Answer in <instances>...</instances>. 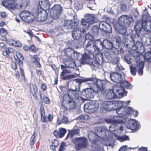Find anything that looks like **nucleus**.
I'll return each instance as SVG.
<instances>
[{
	"instance_id": "19",
	"label": "nucleus",
	"mask_w": 151,
	"mask_h": 151,
	"mask_svg": "<svg viewBox=\"0 0 151 151\" xmlns=\"http://www.w3.org/2000/svg\"><path fill=\"white\" fill-rule=\"evenodd\" d=\"M76 91H80V87L82 83L88 82L90 80L89 78H76L73 80Z\"/></svg>"
},
{
	"instance_id": "43",
	"label": "nucleus",
	"mask_w": 151,
	"mask_h": 151,
	"mask_svg": "<svg viewBox=\"0 0 151 151\" xmlns=\"http://www.w3.org/2000/svg\"><path fill=\"white\" fill-rule=\"evenodd\" d=\"M72 83H70V84H69L68 85V93L69 94L71 93L72 92L74 91H75L76 89L75 88V86L74 84V80H72Z\"/></svg>"
},
{
	"instance_id": "9",
	"label": "nucleus",
	"mask_w": 151,
	"mask_h": 151,
	"mask_svg": "<svg viewBox=\"0 0 151 151\" xmlns=\"http://www.w3.org/2000/svg\"><path fill=\"white\" fill-rule=\"evenodd\" d=\"M86 34V30L81 27H77L72 31V35L73 38L75 40L78 41L79 44L81 45L82 42L79 40L81 36H84Z\"/></svg>"
},
{
	"instance_id": "48",
	"label": "nucleus",
	"mask_w": 151,
	"mask_h": 151,
	"mask_svg": "<svg viewBox=\"0 0 151 151\" xmlns=\"http://www.w3.org/2000/svg\"><path fill=\"white\" fill-rule=\"evenodd\" d=\"M70 132V137L72 138L74 135H78L80 132V129L79 128L74 129L70 130H68Z\"/></svg>"
},
{
	"instance_id": "53",
	"label": "nucleus",
	"mask_w": 151,
	"mask_h": 151,
	"mask_svg": "<svg viewBox=\"0 0 151 151\" xmlns=\"http://www.w3.org/2000/svg\"><path fill=\"white\" fill-rule=\"evenodd\" d=\"M80 55L79 53L73 50L72 56L71 57L73 59H77L79 58Z\"/></svg>"
},
{
	"instance_id": "32",
	"label": "nucleus",
	"mask_w": 151,
	"mask_h": 151,
	"mask_svg": "<svg viewBox=\"0 0 151 151\" xmlns=\"http://www.w3.org/2000/svg\"><path fill=\"white\" fill-rule=\"evenodd\" d=\"M104 48L109 50L111 49L114 46L112 42L108 39H104L103 41Z\"/></svg>"
},
{
	"instance_id": "63",
	"label": "nucleus",
	"mask_w": 151,
	"mask_h": 151,
	"mask_svg": "<svg viewBox=\"0 0 151 151\" xmlns=\"http://www.w3.org/2000/svg\"><path fill=\"white\" fill-rule=\"evenodd\" d=\"M143 47L142 46V44L140 42L137 41L136 42V43H135V45L134 47L137 49H138L140 47Z\"/></svg>"
},
{
	"instance_id": "49",
	"label": "nucleus",
	"mask_w": 151,
	"mask_h": 151,
	"mask_svg": "<svg viewBox=\"0 0 151 151\" xmlns=\"http://www.w3.org/2000/svg\"><path fill=\"white\" fill-rule=\"evenodd\" d=\"M39 58L37 55H34L33 56V62L35 63L36 66L39 68L41 67V64L39 62Z\"/></svg>"
},
{
	"instance_id": "11",
	"label": "nucleus",
	"mask_w": 151,
	"mask_h": 151,
	"mask_svg": "<svg viewBox=\"0 0 151 151\" xmlns=\"http://www.w3.org/2000/svg\"><path fill=\"white\" fill-rule=\"evenodd\" d=\"M133 21V18L130 15H123L118 19V22L120 25H124L127 27L129 26Z\"/></svg>"
},
{
	"instance_id": "24",
	"label": "nucleus",
	"mask_w": 151,
	"mask_h": 151,
	"mask_svg": "<svg viewBox=\"0 0 151 151\" xmlns=\"http://www.w3.org/2000/svg\"><path fill=\"white\" fill-rule=\"evenodd\" d=\"M64 63L68 68L76 69L77 66L76 64L75 61L72 59L66 58L65 59Z\"/></svg>"
},
{
	"instance_id": "51",
	"label": "nucleus",
	"mask_w": 151,
	"mask_h": 151,
	"mask_svg": "<svg viewBox=\"0 0 151 151\" xmlns=\"http://www.w3.org/2000/svg\"><path fill=\"white\" fill-rule=\"evenodd\" d=\"M124 122L123 123H119V124H116V123H112L113 124L109 126V130L110 131V132L111 133H112L114 131V130H115V129H116V126L115 124H121L123 123H125V121H124ZM107 123H108L107 122Z\"/></svg>"
},
{
	"instance_id": "52",
	"label": "nucleus",
	"mask_w": 151,
	"mask_h": 151,
	"mask_svg": "<svg viewBox=\"0 0 151 151\" xmlns=\"http://www.w3.org/2000/svg\"><path fill=\"white\" fill-rule=\"evenodd\" d=\"M99 29L98 27L95 25L93 26L91 29L92 33L94 35H97L99 33Z\"/></svg>"
},
{
	"instance_id": "37",
	"label": "nucleus",
	"mask_w": 151,
	"mask_h": 151,
	"mask_svg": "<svg viewBox=\"0 0 151 151\" xmlns=\"http://www.w3.org/2000/svg\"><path fill=\"white\" fill-rule=\"evenodd\" d=\"M78 91H74L72 92L71 93L69 94L68 95H70V98L74 100L76 102L78 101L80 98V95L79 93L78 92Z\"/></svg>"
},
{
	"instance_id": "44",
	"label": "nucleus",
	"mask_w": 151,
	"mask_h": 151,
	"mask_svg": "<svg viewBox=\"0 0 151 151\" xmlns=\"http://www.w3.org/2000/svg\"><path fill=\"white\" fill-rule=\"evenodd\" d=\"M14 51V50L11 47L6 48L3 52V55L5 56H9V54L12 53Z\"/></svg>"
},
{
	"instance_id": "21",
	"label": "nucleus",
	"mask_w": 151,
	"mask_h": 151,
	"mask_svg": "<svg viewBox=\"0 0 151 151\" xmlns=\"http://www.w3.org/2000/svg\"><path fill=\"white\" fill-rule=\"evenodd\" d=\"M77 22L74 19L68 20L65 22V27L67 29H71L77 26Z\"/></svg>"
},
{
	"instance_id": "1",
	"label": "nucleus",
	"mask_w": 151,
	"mask_h": 151,
	"mask_svg": "<svg viewBox=\"0 0 151 151\" xmlns=\"http://www.w3.org/2000/svg\"><path fill=\"white\" fill-rule=\"evenodd\" d=\"M96 133L93 132H89L88 134V137L89 140L92 143L93 145H96V146L101 143V141L98 138H99L105 142V147L107 146H112L114 143V140L111 136L108 137L106 134L107 130L104 127H96L94 128ZM107 148L108 147H107Z\"/></svg>"
},
{
	"instance_id": "36",
	"label": "nucleus",
	"mask_w": 151,
	"mask_h": 151,
	"mask_svg": "<svg viewBox=\"0 0 151 151\" xmlns=\"http://www.w3.org/2000/svg\"><path fill=\"white\" fill-rule=\"evenodd\" d=\"M94 46L96 47V50H102L104 49L103 41L102 42L100 39H98L95 41L94 43Z\"/></svg>"
},
{
	"instance_id": "40",
	"label": "nucleus",
	"mask_w": 151,
	"mask_h": 151,
	"mask_svg": "<svg viewBox=\"0 0 151 151\" xmlns=\"http://www.w3.org/2000/svg\"><path fill=\"white\" fill-rule=\"evenodd\" d=\"M120 60V58L118 56H116L112 60V63L114 64H115L116 66L115 67V68L116 70L120 71L122 69V67L118 65Z\"/></svg>"
},
{
	"instance_id": "28",
	"label": "nucleus",
	"mask_w": 151,
	"mask_h": 151,
	"mask_svg": "<svg viewBox=\"0 0 151 151\" xmlns=\"http://www.w3.org/2000/svg\"><path fill=\"white\" fill-rule=\"evenodd\" d=\"M67 132L66 130L64 128H60L58 131L55 130L53 132L54 135L56 137H63Z\"/></svg>"
},
{
	"instance_id": "55",
	"label": "nucleus",
	"mask_w": 151,
	"mask_h": 151,
	"mask_svg": "<svg viewBox=\"0 0 151 151\" xmlns=\"http://www.w3.org/2000/svg\"><path fill=\"white\" fill-rule=\"evenodd\" d=\"M89 116L87 115H81L77 118L78 120L79 121H83L87 120L89 119Z\"/></svg>"
},
{
	"instance_id": "50",
	"label": "nucleus",
	"mask_w": 151,
	"mask_h": 151,
	"mask_svg": "<svg viewBox=\"0 0 151 151\" xmlns=\"http://www.w3.org/2000/svg\"><path fill=\"white\" fill-rule=\"evenodd\" d=\"M40 102L41 104L45 103L46 104H48L49 103L50 101V99L48 97L46 96H44L42 99V96L40 94Z\"/></svg>"
},
{
	"instance_id": "26",
	"label": "nucleus",
	"mask_w": 151,
	"mask_h": 151,
	"mask_svg": "<svg viewBox=\"0 0 151 151\" xmlns=\"http://www.w3.org/2000/svg\"><path fill=\"white\" fill-rule=\"evenodd\" d=\"M120 133V131L117 128L113 132L112 134H114L115 135L117 136L116 138L118 140L121 142H123L126 140H129V137L128 136L125 135L124 136H119L118 135Z\"/></svg>"
},
{
	"instance_id": "10",
	"label": "nucleus",
	"mask_w": 151,
	"mask_h": 151,
	"mask_svg": "<svg viewBox=\"0 0 151 151\" xmlns=\"http://www.w3.org/2000/svg\"><path fill=\"white\" fill-rule=\"evenodd\" d=\"M36 17L37 19V21L42 22L45 20L47 16V14L46 10L37 7L34 10Z\"/></svg>"
},
{
	"instance_id": "3",
	"label": "nucleus",
	"mask_w": 151,
	"mask_h": 151,
	"mask_svg": "<svg viewBox=\"0 0 151 151\" xmlns=\"http://www.w3.org/2000/svg\"><path fill=\"white\" fill-rule=\"evenodd\" d=\"M90 80L86 84L89 88L83 89L81 92L82 94L88 99L94 98L95 93H98L103 88L104 81L93 78H89Z\"/></svg>"
},
{
	"instance_id": "12",
	"label": "nucleus",
	"mask_w": 151,
	"mask_h": 151,
	"mask_svg": "<svg viewBox=\"0 0 151 151\" xmlns=\"http://www.w3.org/2000/svg\"><path fill=\"white\" fill-rule=\"evenodd\" d=\"M136 33H135V35H133V37L132 36L128 37H125L123 39V42L124 46L127 48L131 49L134 47L135 45V41L133 37H137V36L135 37Z\"/></svg>"
},
{
	"instance_id": "15",
	"label": "nucleus",
	"mask_w": 151,
	"mask_h": 151,
	"mask_svg": "<svg viewBox=\"0 0 151 151\" xmlns=\"http://www.w3.org/2000/svg\"><path fill=\"white\" fill-rule=\"evenodd\" d=\"M19 16L21 19L26 22H31L34 18L32 14L26 11L22 12L20 14Z\"/></svg>"
},
{
	"instance_id": "14",
	"label": "nucleus",
	"mask_w": 151,
	"mask_h": 151,
	"mask_svg": "<svg viewBox=\"0 0 151 151\" xmlns=\"http://www.w3.org/2000/svg\"><path fill=\"white\" fill-rule=\"evenodd\" d=\"M81 62L82 64H88L92 68L97 66V64L93 63V60L87 53L82 55Z\"/></svg>"
},
{
	"instance_id": "23",
	"label": "nucleus",
	"mask_w": 151,
	"mask_h": 151,
	"mask_svg": "<svg viewBox=\"0 0 151 151\" xmlns=\"http://www.w3.org/2000/svg\"><path fill=\"white\" fill-rule=\"evenodd\" d=\"M86 50L89 54H93L96 50V47L92 41H89L86 46Z\"/></svg>"
},
{
	"instance_id": "64",
	"label": "nucleus",
	"mask_w": 151,
	"mask_h": 151,
	"mask_svg": "<svg viewBox=\"0 0 151 151\" xmlns=\"http://www.w3.org/2000/svg\"><path fill=\"white\" fill-rule=\"evenodd\" d=\"M6 34V29L4 28H0V35L2 36H5Z\"/></svg>"
},
{
	"instance_id": "5",
	"label": "nucleus",
	"mask_w": 151,
	"mask_h": 151,
	"mask_svg": "<svg viewBox=\"0 0 151 151\" xmlns=\"http://www.w3.org/2000/svg\"><path fill=\"white\" fill-rule=\"evenodd\" d=\"M29 3V0H5L4 5L11 9H14L15 8L24 9Z\"/></svg>"
},
{
	"instance_id": "45",
	"label": "nucleus",
	"mask_w": 151,
	"mask_h": 151,
	"mask_svg": "<svg viewBox=\"0 0 151 151\" xmlns=\"http://www.w3.org/2000/svg\"><path fill=\"white\" fill-rule=\"evenodd\" d=\"M73 49L70 48H67L63 50V52L64 54L67 57H71L72 54Z\"/></svg>"
},
{
	"instance_id": "27",
	"label": "nucleus",
	"mask_w": 151,
	"mask_h": 151,
	"mask_svg": "<svg viewBox=\"0 0 151 151\" xmlns=\"http://www.w3.org/2000/svg\"><path fill=\"white\" fill-rule=\"evenodd\" d=\"M14 57L19 67V69L22 68L23 66L22 60H23L24 58L21 54L19 52H16V55Z\"/></svg>"
},
{
	"instance_id": "38",
	"label": "nucleus",
	"mask_w": 151,
	"mask_h": 151,
	"mask_svg": "<svg viewBox=\"0 0 151 151\" xmlns=\"http://www.w3.org/2000/svg\"><path fill=\"white\" fill-rule=\"evenodd\" d=\"M129 53L133 57L136 58V60L137 59L138 57H139L140 60H143L142 57V56H139L138 53L134 49L130 50L129 52Z\"/></svg>"
},
{
	"instance_id": "35",
	"label": "nucleus",
	"mask_w": 151,
	"mask_h": 151,
	"mask_svg": "<svg viewBox=\"0 0 151 151\" xmlns=\"http://www.w3.org/2000/svg\"><path fill=\"white\" fill-rule=\"evenodd\" d=\"M30 88L33 97L35 99L37 100V98L36 93H37V86L34 84H30Z\"/></svg>"
},
{
	"instance_id": "6",
	"label": "nucleus",
	"mask_w": 151,
	"mask_h": 151,
	"mask_svg": "<svg viewBox=\"0 0 151 151\" xmlns=\"http://www.w3.org/2000/svg\"><path fill=\"white\" fill-rule=\"evenodd\" d=\"M103 19L105 21H102L99 24V27L102 30V34L105 37H108L110 36L109 33L112 32V28L111 25V19L107 16L104 15Z\"/></svg>"
},
{
	"instance_id": "62",
	"label": "nucleus",
	"mask_w": 151,
	"mask_h": 151,
	"mask_svg": "<svg viewBox=\"0 0 151 151\" xmlns=\"http://www.w3.org/2000/svg\"><path fill=\"white\" fill-rule=\"evenodd\" d=\"M19 69L21 72V75L22 77V78L21 81L23 82H25L26 81V80L25 76L24 75V70L22 68H20Z\"/></svg>"
},
{
	"instance_id": "16",
	"label": "nucleus",
	"mask_w": 151,
	"mask_h": 151,
	"mask_svg": "<svg viewBox=\"0 0 151 151\" xmlns=\"http://www.w3.org/2000/svg\"><path fill=\"white\" fill-rule=\"evenodd\" d=\"M114 101H103L101 106V110L102 112L104 111H109L114 108Z\"/></svg>"
},
{
	"instance_id": "7",
	"label": "nucleus",
	"mask_w": 151,
	"mask_h": 151,
	"mask_svg": "<svg viewBox=\"0 0 151 151\" xmlns=\"http://www.w3.org/2000/svg\"><path fill=\"white\" fill-rule=\"evenodd\" d=\"M99 107V104L98 102L93 101L85 104L84 106V110L86 112L90 114L97 111Z\"/></svg>"
},
{
	"instance_id": "34",
	"label": "nucleus",
	"mask_w": 151,
	"mask_h": 151,
	"mask_svg": "<svg viewBox=\"0 0 151 151\" xmlns=\"http://www.w3.org/2000/svg\"><path fill=\"white\" fill-rule=\"evenodd\" d=\"M71 100L70 95H68V93L67 94H65L63 96V100L61 105L62 108L64 109H66V104Z\"/></svg>"
},
{
	"instance_id": "57",
	"label": "nucleus",
	"mask_w": 151,
	"mask_h": 151,
	"mask_svg": "<svg viewBox=\"0 0 151 151\" xmlns=\"http://www.w3.org/2000/svg\"><path fill=\"white\" fill-rule=\"evenodd\" d=\"M124 60L127 63L130 64L131 63V58L128 55H126L124 56Z\"/></svg>"
},
{
	"instance_id": "56",
	"label": "nucleus",
	"mask_w": 151,
	"mask_h": 151,
	"mask_svg": "<svg viewBox=\"0 0 151 151\" xmlns=\"http://www.w3.org/2000/svg\"><path fill=\"white\" fill-rule=\"evenodd\" d=\"M130 70L131 74L133 76L136 75L137 72V69L136 67L133 65L130 66Z\"/></svg>"
},
{
	"instance_id": "41",
	"label": "nucleus",
	"mask_w": 151,
	"mask_h": 151,
	"mask_svg": "<svg viewBox=\"0 0 151 151\" xmlns=\"http://www.w3.org/2000/svg\"><path fill=\"white\" fill-rule=\"evenodd\" d=\"M76 101L71 99L70 101L68 102L67 104H66V105H67L66 106V109H67V107H68V109H74L76 106Z\"/></svg>"
},
{
	"instance_id": "42",
	"label": "nucleus",
	"mask_w": 151,
	"mask_h": 151,
	"mask_svg": "<svg viewBox=\"0 0 151 151\" xmlns=\"http://www.w3.org/2000/svg\"><path fill=\"white\" fill-rule=\"evenodd\" d=\"M120 48V45H116L113 46L111 49V54L114 55H117L119 54V49Z\"/></svg>"
},
{
	"instance_id": "20",
	"label": "nucleus",
	"mask_w": 151,
	"mask_h": 151,
	"mask_svg": "<svg viewBox=\"0 0 151 151\" xmlns=\"http://www.w3.org/2000/svg\"><path fill=\"white\" fill-rule=\"evenodd\" d=\"M104 98L106 99L112 100L116 98L113 89L106 90L103 93Z\"/></svg>"
},
{
	"instance_id": "4",
	"label": "nucleus",
	"mask_w": 151,
	"mask_h": 151,
	"mask_svg": "<svg viewBox=\"0 0 151 151\" xmlns=\"http://www.w3.org/2000/svg\"><path fill=\"white\" fill-rule=\"evenodd\" d=\"M142 28L147 33L151 32V21L148 19L147 16L144 14L142 15V21H137L134 25V29L136 33L135 37H139Z\"/></svg>"
},
{
	"instance_id": "29",
	"label": "nucleus",
	"mask_w": 151,
	"mask_h": 151,
	"mask_svg": "<svg viewBox=\"0 0 151 151\" xmlns=\"http://www.w3.org/2000/svg\"><path fill=\"white\" fill-rule=\"evenodd\" d=\"M127 27L124 25H120L119 24V26H114L116 32L121 35H124L127 31Z\"/></svg>"
},
{
	"instance_id": "46",
	"label": "nucleus",
	"mask_w": 151,
	"mask_h": 151,
	"mask_svg": "<svg viewBox=\"0 0 151 151\" xmlns=\"http://www.w3.org/2000/svg\"><path fill=\"white\" fill-rule=\"evenodd\" d=\"M143 58L145 61L151 63V52L150 51L146 52Z\"/></svg>"
},
{
	"instance_id": "13",
	"label": "nucleus",
	"mask_w": 151,
	"mask_h": 151,
	"mask_svg": "<svg viewBox=\"0 0 151 151\" xmlns=\"http://www.w3.org/2000/svg\"><path fill=\"white\" fill-rule=\"evenodd\" d=\"M74 140L75 143L77 145V150L81 148H86L88 146L87 139L84 137L75 138Z\"/></svg>"
},
{
	"instance_id": "2",
	"label": "nucleus",
	"mask_w": 151,
	"mask_h": 151,
	"mask_svg": "<svg viewBox=\"0 0 151 151\" xmlns=\"http://www.w3.org/2000/svg\"><path fill=\"white\" fill-rule=\"evenodd\" d=\"M114 108L116 107V112L119 116H111L110 118L106 119V121L108 123H112L116 124L122 123L124 122L123 120L122 119L124 116L129 115L130 114L134 111L132 108L128 106H126L123 107V103L122 101H113Z\"/></svg>"
},
{
	"instance_id": "54",
	"label": "nucleus",
	"mask_w": 151,
	"mask_h": 151,
	"mask_svg": "<svg viewBox=\"0 0 151 151\" xmlns=\"http://www.w3.org/2000/svg\"><path fill=\"white\" fill-rule=\"evenodd\" d=\"M136 148V147L129 148L127 147L126 145H124L121 147L118 151H126V150H134Z\"/></svg>"
},
{
	"instance_id": "18",
	"label": "nucleus",
	"mask_w": 151,
	"mask_h": 151,
	"mask_svg": "<svg viewBox=\"0 0 151 151\" xmlns=\"http://www.w3.org/2000/svg\"><path fill=\"white\" fill-rule=\"evenodd\" d=\"M110 77L112 81L116 83H120L123 81L122 75L121 73L118 72L111 73Z\"/></svg>"
},
{
	"instance_id": "58",
	"label": "nucleus",
	"mask_w": 151,
	"mask_h": 151,
	"mask_svg": "<svg viewBox=\"0 0 151 151\" xmlns=\"http://www.w3.org/2000/svg\"><path fill=\"white\" fill-rule=\"evenodd\" d=\"M67 146L64 142H62L61 143L59 148L58 151H63L66 149Z\"/></svg>"
},
{
	"instance_id": "47",
	"label": "nucleus",
	"mask_w": 151,
	"mask_h": 151,
	"mask_svg": "<svg viewBox=\"0 0 151 151\" xmlns=\"http://www.w3.org/2000/svg\"><path fill=\"white\" fill-rule=\"evenodd\" d=\"M112 38L113 40L116 42L115 45H120L119 44L121 42V40L119 36L117 35H114L112 36Z\"/></svg>"
},
{
	"instance_id": "8",
	"label": "nucleus",
	"mask_w": 151,
	"mask_h": 151,
	"mask_svg": "<svg viewBox=\"0 0 151 151\" xmlns=\"http://www.w3.org/2000/svg\"><path fill=\"white\" fill-rule=\"evenodd\" d=\"M124 118L123 117L122 119L125 121V123H123L124 124H125V122H127V121H128L127 123L126 124V127L127 128L132 130H138L140 127V124L139 122L135 119H128L126 118L125 116H124Z\"/></svg>"
},
{
	"instance_id": "30",
	"label": "nucleus",
	"mask_w": 151,
	"mask_h": 151,
	"mask_svg": "<svg viewBox=\"0 0 151 151\" xmlns=\"http://www.w3.org/2000/svg\"><path fill=\"white\" fill-rule=\"evenodd\" d=\"M39 8L45 10L48 9L50 6V4L48 0L44 1H39Z\"/></svg>"
},
{
	"instance_id": "31",
	"label": "nucleus",
	"mask_w": 151,
	"mask_h": 151,
	"mask_svg": "<svg viewBox=\"0 0 151 151\" xmlns=\"http://www.w3.org/2000/svg\"><path fill=\"white\" fill-rule=\"evenodd\" d=\"M86 18L91 24L97 22L98 19L93 14H86Z\"/></svg>"
},
{
	"instance_id": "17",
	"label": "nucleus",
	"mask_w": 151,
	"mask_h": 151,
	"mask_svg": "<svg viewBox=\"0 0 151 151\" xmlns=\"http://www.w3.org/2000/svg\"><path fill=\"white\" fill-rule=\"evenodd\" d=\"M61 12V7L59 5H55L50 10V15L53 18L57 19Z\"/></svg>"
},
{
	"instance_id": "60",
	"label": "nucleus",
	"mask_w": 151,
	"mask_h": 151,
	"mask_svg": "<svg viewBox=\"0 0 151 151\" xmlns=\"http://www.w3.org/2000/svg\"><path fill=\"white\" fill-rule=\"evenodd\" d=\"M75 76L73 74H70L66 75L64 76L62 78L63 80H68L72 78H74Z\"/></svg>"
},
{
	"instance_id": "59",
	"label": "nucleus",
	"mask_w": 151,
	"mask_h": 151,
	"mask_svg": "<svg viewBox=\"0 0 151 151\" xmlns=\"http://www.w3.org/2000/svg\"><path fill=\"white\" fill-rule=\"evenodd\" d=\"M60 67L61 69H62L64 71L65 74H68L71 73V71L69 70H68L66 69L67 67L66 66H65L64 65H60Z\"/></svg>"
},
{
	"instance_id": "22",
	"label": "nucleus",
	"mask_w": 151,
	"mask_h": 151,
	"mask_svg": "<svg viewBox=\"0 0 151 151\" xmlns=\"http://www.w3.org/2000/svg\"><path fill=\"white\" fill-rule=\"evenodd\" d=\"M114 93L116 95V98H122L124 93V89L122 87L120 86H115L113 88Z\"/></svg>"
},
{
	"instance_id": "33",
	"label": "nucleus",
	"mask_w": 151,
	"mask_h": 151,
	"mask_svg": "<svg viewBox=\"0 0 151 151\" xmlns=\"http://www.w3.org/2000/svg\"><path fill=\"white\" fill-rule=\"evenodd\" d=\"M95 59L96 63L94 62L93 61V63L96 64L97 66L95 67H95L98 68L99 65H101L103 63L104 60L103 58L102 54H99L96 55Z\"/></svg>"
},
{
	"instance_id": "61",
	"label": "nucleus",
	"mask_w": 151,
	"mask_h": 151,
	"mask_svg": "<svg viewBox=\"0 0 151 151\" xmlns=\"http://www.w3.org/2000/svg\"><path fill=\"white\" fill-rule=\"evenodd\" d=\"M61 122L63 123L69 124L70 122L68 120V119L65 116H63V118L61 119Z\"/></svg>"
},
{
	"instance_id": "39",
	"label": "nucleus",
	"mask_w": 151,
	"mask_h": 151,
	"mask_svg": "<svg viewBox=\"0 0 151 151\" xmlns=\"http://www.w3.org/2000/svg\"><path fill=\"white\" fill-rule=\"evenodd\" d=\"M81 25L86 29H88L91 24L85 17V19H82L81 20Z\"/></svg>"
},
{
	"instance_id": "25",
	"label": "nucleus",
	"mask_w": 151,
	"mask_h": 151,
	"mask_svg": "<svg viewBox=\"0 0 151 151\" xmlns=\"http://www.w3.org/2000/svg\"><path fill=\"white\" fill-rule=\"evenodd\" d=\"M138 57L136 60V65L138 68V72L140 75L143 74V69L144 68V63L142 60H140Z\"/></svg>"
}]
</instances>
